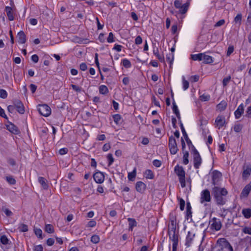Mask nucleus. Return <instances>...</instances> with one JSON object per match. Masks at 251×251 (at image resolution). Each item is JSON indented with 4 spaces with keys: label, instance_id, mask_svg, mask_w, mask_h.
<instances>
[{
    "label": "nucleus",
    "instance_id": "nucleus-53",
    "mask_svg": "<svg viewBox=\"0 0 251 251\" xmlns=\"http://www.w3.org/2000/svg\"><path fill=\"white\" fill-rule=\"evenodd\" d=\"M234 47L233 46H229L227 49V50L226 52V56H229L230 54L233 53L234 51Z\"/></svg>",
    "mask_w": 251,
    "mask_h": 251
},
{
    "label": "nucleus",
    "instance_id": "nucleus-28",
    "mask_svg": "<svg viewBox=\"0 0 251 251\" xmlns=\"http://www.w3.org/2000/svg\"><path fill=\"white\" fill-rule=\"evenodd\" d=\"M99 93L102 95H106L108 93L109 90L107 87L104 85H100L99 88Z\"/></svg>",
    "mask_w": 251,
    "mask_h": 251
},
{
    "label": "nucleus",
    "instance_id": "nucleus-33",
    "mask_svg": "<svg viewBox=\"0 0 251 251\" xmlns=\"http://www.w3.org/2000/svg\"><path fill=\"white\" fill-rule=\"evenodd\" d=\"M183 163L184 165H187L189 163V152L188 151H185L183 152Z\"/></svg>",
    "mask_w": 251,
    "mask_h": 251
},
{
    "label": "nucleus",
    "instance_id": "nucleus-54",
    "mask_svg": "<svg viewBox=\"0 0 251 251\" xmlns=\"http://www.w3.org/2000/svg\"><path fill=\"white\" fill-rule=\"evenodd\" d=\"M153 165L156 167H160L162 164V162L157 159H155L152 161Z\"/></svg>",
    "mask_w": 251,
    "mask_h": 251
},
{
    "label": "nucleus",
    "instance_id": "nucleus-40",
    "mask_svg": "<svg viewBox=\"0 0 251 251\" xmlns=\"http://www.w3.org/2000/svg\"><path fill=\"white\" fill-rule=\"evenodd\" d=\"M242 15L241 13H238L234 19V22L236 24H238L240 25L241 24Z\"/></svg>",
    "mask_w": 251,
    "mask_h": 251
},
{
    "label": "nucleus",
    "instance_id": "nucleus-13",
    "mask_svg": "<svg viewBox=\"0 0 251 251\" xmlns=\"http://www.w3.org/2000/svg\"><path fill=\"white\" fill-rule=\"evenodd\" d=\"M170 224L168 229H176V219L174 213L171 212L169 215Z\"/></svg>",
    "mask_w": 251,
    "mask_h": 251
},
{
    "label": "nucleus",
    "instance_id": "nucleus-57",
    "mask_svg": "<svg viewBox=\"0 0 251 251\" xmlns=\"http://www.w3.org/2000/svg\"><path fill=\"white\" fill-rule=\"evenodd\" d=\"M243 232L245 234H251V227H245L243 229Z\"/></svg>",
    "mask_w": 251,
    "mask_h": 251
},
{
    "label": "nucleus",
    "instance_id": "nucleus-27",
    "mask_svg": "<svg viewBox=\"0 0 251 251\" xmlns=\"http://www.w3.org/2000/svg\"><path fill=\"white\" fill-rule=\"evenodd\" d=\"M226 102L225 100H222L217 105V108L220 111H223L226 108Z\"/></svg>",
    "mask_w": 251,
    "mask_h": 251
},
{
    "label": "nucleus",
    "instance_id": "nucleus-37",
    "mask_svg": "<svg viewBox=\"0 0 251 251\" xmlns=\"http://www.w3.org/2000/svg\"><path fill=\"white\" fill-rule=\"evenodd\" d=\"M113 118L114 122L116 125L119 124L122 119L121 116L118 114L113 115Z\"/></svg>",
    "mask_w": 251,
    "mask_h": 251
},
{
    "label": "nucleus",
    "instance_id": "nucleus-12",
    "mask_svg": "<svg viewBox=\"0 0 251 251\" xmlns=\"http://www.w3.org/2000/svg\"><path fill=\"white\" fill-rule=\"evenodd\" d=\"M211 228L216 231L219 230L222 227V224L220 219L214 217L210 221Z\"/></svg>",
    "mask_w": 251,
    "mask_h": 251
},
{
    "label": "nucleus",
    "instance_id": "nucleus-14",
    "mask_svg": "<svg viewBox=\"0 0 251 251\" xmlns=\"http://www.w3.org/2000/svg\"><path fill=\"white\" fill-rule=\"evenodd\" d=\"M13 104L15 105V109H16L20 114H23L25 113V107L21 101L18 100H14Z\"/></svg>",
    "mask_w": 251,
    "mask_h": 251
},
{
    "label": "nucleus",
    "instance_id": "nucleus-24",
    "mask_svg": "<svg viewBox=\"0 0 251 251\" xmlns=\"http://www.w3.org/2000/svg\"><path fill=\"white\" fill-rule=\"evenodd\" d=\"M127 221L129 222L128 223V229L130 231H132L133 228L137 226V223L134 219L128 218L127 219Z\"/></svg>",
    "mask_w": 251,
    "mask_h": 251
},
{
    "label": "nucleus",
    "instance_id": "nucleus-11",
    "mask_svg": "<svg viewBox=\"0 0 251 251\" xmlns=\"http://www.w3.org/2000/svg\"><path fill=\"white\" fill-rule=\"evenodd\" d=\"M226 124L225 117L223 115H218L215 119L214 126L216 128L220 129Z\"/></svg>",
    "mask_w": 251,
    "mask_h": 251
},
{
    "label": "nucleus",
    "instance_id": "nucleus-19",
    "mask_svg": "<svg viewBox=\"0 0 251 251\" xmlns=\"http://www.w3.org/2000/svg\"><path fill=\"white\" fill-rule=\"evenodd\" d=\"M244 104L243 103H241L239 105L237 109L234 112V115L236 119H238L241 117V115L244 113Z\"/></svg>",
    "mask_w": 251,
    "mask_h": 251
},
{
    "label": "nucleus",
    "instance_id": "nucleus-32",
    "mask_svg": "<svg viewBox=\"0 0 251 251\" xmlns=\"http://www.w3.org/2000/svg\"><path fill=\"white\" fill-rule=\"evenodd\" d=\"M242 214L246 218H249L251 217V209L246 208L242 210Z\"/></svg>",
    "mask_w": 251,
    "mask_h": 251
},
{
    "label": "nucleus",
    "instance_id": "nucleus-35",
    "mask_svg": "<svg viewBox=\"0 0 251 251\" xmlns=\"http://www.w3.org/2000/svg\"><path fill=\"white\" fill-rule=\"evenodd\" d=\"M145 175L148 179H153L154 177V174L151 170H147L145 172Z\"/></svg>",
    "mask_w": 251,
    "mask_h": 251
},
{
    "label": "nucleus",
    "instance_id": "nucleus-46",
    "mask_svg": "<svg viewBox=\"0 0 251 251\" xmlns=\"http://www.w3.org/2000/svg\"><path fill=\"white\" fill-rule=\"evenodd\" d=\"M210 95L205 94L201 95L200 97L201 100L202 101H208L210 100Z\"/></svg>",
    "mask_w": 251,
    "mask_h": 251
},
{
    "label": "nucleus",
    "instance_id": "nucleus-62",
    "mask_svg": "<svg viewBox=\"0 0 251 251\" xmlns=\"http://www.w3.org/2000/svg\"><path fill=\"white\" fill-rule=\"evenodd\" d=\"M98 39L101 43H104L105 41L104 34L102 33H100Z\"/></svg>",
    "mask_w": 251,
    "mask_h": 251
},
{
    "label": "nucleus",
    "instance_id": "nucleus-20",
    "mask_svg": "<svg viewBox=\"0 0 251 251\" xmlns=\"http://www.w3.org/2000/svg\"><path fill=\"white\" fill-rule=\"evenodd\" d=\"M135 188L137 192L143 193L146 188V185L142 181H138L135 185Z\"/></svg>",
    "mask_w": 251,
    "mask_h": 251
},
{
    "label": "nucleus",
    "instance_id": "nucleus-30",
    "mask_svg": "<svg viewBox=\"0 0 251 251\" xmlns=\"http://www.w3.org/2000/svg\"><path fill=\"white\" fill-rule=\"evenodd\" d=\"M38 181L45 189H48V185L46 183V179L44 177L42 176L39 177Z\"/></svg>",
    "mask_w": 251,
    "mask_h": 251
},
{
    "label": "nucleus",
    "instance_id": "nucleus-59",
    "mask_svg": "<svg viewBox=\"0 0 251 251\" xmlns=\"http://www.w3.org/2000/svg\"><path fill=\"white\" fill-rule=\"evenodd\" d=\"M122 46L118 44H115L113 50H116L118 52H120L122 50Z\"/></svg>",
    "mask_w": 251,
    "mask_h": 251
},
{
    "label": "nucleus",
    "instance_id": "nucleus-22",
    "mask_svg": "<svg viewBox=\"0 0 251 251\" xmlns=\"http://www.w3.org/2000/svg\"><path fill=\"white\" fill-rule=\"evenodd\" d=\"M18 42L19 44H24L26 42V36L24 32L21 30L17 34Z\"/></svg>",
    "mask_w": 251,
    "mask_h": 251
},
{
    "label": "nucleus",
    "instance_id": "nucleus-36",
    "mask_svg": "<svg viewBox=\"0 0 251 251\" xmlns=\"http://www.w3.org/2000/svg\"><path fill=\"white\" fill-rule=\"evenodd\" d=\"M174 59V53H169L166 55V60L170 64L172 65Z\"/></svg>",
    "mask_w": 251,
    "mask_h": 251
},
{
    "label": "nucleus",
    "instance_id": "nucleus-21",
    "mask_svg": "<svg viewBox=\"0 0 251 251\" xmlns=\"http://www.w3.org/2000/svg\"><path fill=\"white\" fill-rule=\"evenodd\" d=\"M6 128L8 131L13 134H17L19 132L18 127L12 123H9L6 125Z\"/></svg>",
    "mask_w": 251,
    "mask_h": 251
},
{
    "label": "nucleus",
    "instance_id": "nucleus-29",
    "mask_svg": "<svg viewBox=\"0 0 251 251\" xmlns=\"http://www.w3.org/2000/svg\"><path fill=\"white\" fill-rule=\"evenodd\" d=\"M173 112L176 114V116L177 117L178 119H180V115L179 112V110L178 109L177 106L176 104V103L175 100H174L173 102Z\"/></svg>",
    "mask_w": 251,
    "mask_h": 251
},
{
    "label": "nucleus",
    "instance_id": "nucleus-1",
    "mask_svg": "<svg viewBox=\"0 0 251 251\" xmlns=\"http://www.w3.org/2000/svg\"><path fill=\"white\" fill-rule=\"evenodd\" d=\"M228 192L226 189L214 187L213 189V195L216 204L218 205H224L226 201V196Z\"/></svg>",
    "mask_w": 251,
    "mask_h": 251
},
{
    "label": "nucleus",
    "instance_id": "nucleus-61",
    "mask_svg": "<svg viewBox=\"0 0 251 251\" xmlns=\"http://www.w3.org/2000/svg\"><path fill=\"white\" fill-rule=\"evenodd\" d=\"M33 251H43V248L41 245L35 246Z\"/></svg>",
    "mask_w": 251,
    "mask_h": 251
},
{
    "label": "nucleus",
    "instance_id": "nucleus-18",
    "mask_svg": "<svg viewBox=\"0 0 251 251\" xmlns=\"http://www.w3.org/2000/svg\"><path fill=\"white\" fill-rule=\"evenodd\" d=\"M251 191V182L245 186L241 192L240 197L241 198H246L248 196L250 191Z\"/></svg>",
    "mask_w": 251,
    "mask_h": 251
},
{
    "label": "nucleus",
    "instance_id": "nucleus-48",
    "mask_svg": "<svg viewBox=\"0 0 251 251\" xmlns=\"http://www.w3.org/2000/svg\"><path fill=\"white\" fill-rule=\"evenodd\" d=\"M231 76L230 75H228L226 77H225L223 80V85L224 87L226 86L228 82L230 81Z\"/></svg>",
    "mask_w": 251,
    "mask_h": 251
},
{
    "label": "nucleus",
    "instance_id": "nucleus-25",
    "mask_svg": "<svg viewBox=\"0 0 251 251\" xmlns=\"http://www.w3.org/2000/svg\"><path fill=\"white\" fill-rule=\"evenodd\" d=\"M202 60L204 64H211L214 62V58L211 56L206 55L205 53H203Z\"/></svg>",
    "mask_w": 251,
    "mask_h": 251
},
{
    "label": "nucleus",
    "instance_id": "nucleus-38",
    "mask_svg": "<svg viewBox=\"0 0 251 251\" xmlns=\"http://www.w3.org/2000/svg\"><path fill=\"white\" fill-rule=\"evenodd\" d=\"M136 169L134 168L132 172L129 173L128 174V178L129 180H133L135 177H136Z\"/></svg>",
    "mask_w": 251,
    "mask_h": 251
},
{
    "label": "nucleus",
    "instance_id": "nucleus-3",
    "mask_svg": "<svg viewBox=\"0 0 251 251\" xmlns=\"http://www.w3.org/2000/svg\"><path fill=\"white\" fill-rule=\"evenodd\" d=\"M174 171L178 177L181 187L184 188L186 186V181L185 172L183 168L177 164L175 167Z\"/></svg>",
    "mask_w": 251,
    "mask_h": 251
},
{
    "label": "nucleus",
    "instance_id": "nucleus-51",
    "mask_svg": "<svg viewBox=\"0 0 251 251\" xmlns=\"http://www.w3.org/2000/svg\"><path fill=\"white\" fill-rule=\"evenodd\" d=\"M185 202L181 198L179 199V208L180 210L183 211L184 209Z\"/></svg>",
    "mask_w": 251,
    "mask_h": 251
},
{
    "label": "nucleus",
    "instance_id": "nucleus-39",
    "mask_svg": "<svg viewBox=\"0 0 251 251\" xmlns=\"http://www.w3.org/2000/svg\"><path fill=\"white\" fill-rule=\"evenodd\" d=\"M0 243L3 245H7L8 244L9 240L6 235H2L0 237Z\"/></svg>",
    "mask_w": 251,
    "mask_h": 251
},
{
    "label": "nucleus",
    "instance_id": "nucleus-5",
    "mask_svg": "<svg viewBox=\"0 0 251 251\" xmlns=\"http://www.w3.org/2000/svg\"><path fill=\"white\" fill-rule=\"evenodd\" d=\"M189 5V2H187L182 4L181 1L179 0H176L174 2L175 7L176 8L178 9L179 13L182 15L187 13L188 10Z\"/></svg>",
    "mask_w": 251,
    "mask_h": 251
},
{
    "label": "nucleus",
    "instance_id": "nucleus-43",
    "mask_svg": "<svg viewBox=\"0 0 251 251\" xmlns=\"http://www.w3.org/2000/svg\"><path fill=\"white\" fill-rule=\"evenodd\" d=\"M100 238L98 235H93L91 238V241L94 244H97L100 242Z\"/></svg>",
    "mask_w": 251,
    "mask_h": 251
},
{
    "label": "nucleus",
    "instance_id": "nucleus-31",
    "mask_svg": "<svg viewBox=\"0 0 251 251\" xmlns=\"http://www.w3.org/2000/svg\"><path fill=\"white\" fill-rule=\"evenodd\" d=\"M122 64L127 69L131 68L132 66L130 61L126 58H124L122 60Z\"/></svg>",
    "mask_w": 251,
    "mask_h": 251
},
{
    "label": "nucleus",
    "instance_id": "nucleus-55",
    "mask_svg": "<svg viewBox=\"0 0 251 251\" xmlns=\"http://www.w3.org/2000/svg\"><path fill=\"white\" fill-rule=\"evenodd\" d=\"M185 139L187 142L188 146L190 148H191L192 152H193V147L194 146H193L191 141L189 139L188 136H186V138H185Z\"/></svg>",
    "mask_w": 251,
    "mask_h": 251
},
{
    "label": "nucleus",
    "instance_id": "nucleus-9",
    "mask_svg": "<svg viewBox=\"0 0 251 251\" xmlns=\"http://www.w3.org/2000/svg\"><path fill=\"white\" fill-rule=\"evenodd\" d=\"M37 109L39 113L45 117H48L51 114V108L46 104H39Z\"/></svg>",
    "mask_w": 251,
    "mask_h": 251
},
{
    "label": "nucleus",
    "instance_id": "nucleus-64",
    "mask_svg": "<svg viewBox=\"0 0 251 251\" xmlns=\"http://www.w3.org/2000/svg\"><path fill=\"white\" fill-rule=\"evenodd\" d=\"M246 116L248 118H251V106H249L246 111Z\"/></svg>",
    "mask_w": 251,
    "mask_h": 251
},
{
    "label": "nucleus",
    "instance_id": "nucleus-2",
    "mask_svg": "<svg viewBox=\"0 0 251 251\" xmlns=\"http://www.w3.org/2000/svg\"><path fill=\"white\" fill-rule=\"evenodd\" d=\"M213 251H233L232 246L225 239H220L217 241V245Z\"/></svg>",
    "mask_w": 251,
    "mask_h": 251
},
{
    "label": "nucleus",
    "instance_id": "nucleus-60",
    "mask_svg": "<svg viewBox=\"0 0 251 251\" xmlns=\"http://www.w3.org/2000/svg\"><path fill=\"white\" fill-rule=\"evenodd\" d=\"M142 43V39L140 36H138L135 39V43L136 45H140Z\"/></svg>",
    "mask_w": 251,
    "mask_h": 251
},
{
    "label": "nucleus",
    "instance_id": "nucleus-10",
    "mask_svg": "<svg viewBox=\"0 0 251 251\" xmlns=\"http://www.w3.org/2000/svg\"><path fill=\"white\" fill-rule=\"evenodd\" d=\"M169 148L171 154H176L178 151L176 142L173 136H171L169 139Z\"/></svg>",
    "mask_w": 251,
    "mask_h": 251
},
{
    "label": "nucleus",
    "instance_id": "nucleus-7",
    "mask_svg": "<svg viewBox=\"0 0 251 251\" xmlns=\"http://www.w3.org/2000/svg\"><path fill=\"white\" fill-rule=\"evenodd\" d=\"M211 201V197L210 191L208 189L202 190L200 195V202L204 206L207 205V202H209Z\"/></svg>",
    "mask_w": 251,
    "mask_h": 251
},
{
    "label": "nucleus",
    "instance_id": "nucleus-44",
    "mask_svg": "<svg viewBox=\"0 0 251 251\" xmlns=\"http://www.w3.org/2000/svg\"><path fill=\"white\" fill-rule=\"evenodd\" d=\"M182 85H183V89L184 91L186 90L189 86V82L185 79L184 76L182 77Z\"/></svg>",
    "mask_w": 251,
    "mask_h": 251
},
{
    "label": "nucleus",
    "instance_id": "nucleus-47",
    "mask_svg": "<svg viewBox=\"0 0 251 251\" xmlns=\"http://www.w3.org/2000/svg\"><path fill=\"white\" fill-rule=\"evenodd\" d=\"M107 41L109 43H111L115 42L114 35L112 32H110L108 37L107 38Z\"/></svg>",
    "mask_w": 251,
    "mask_h": 251
},
{
    "label": "nucleus",
    "instance_id": "nucleus-23",
    "mask_svg": "<svg viewBox=\"0 0 251 251\" xmlns=\"http://www.w3.org/2000/svg\"><path fill=\"white\" fill-rule=\"evenodd\" d=\"M153 53L154 55L156 56V57L158 59V60L162 62L164 61V57L163 54H160L159 53V50L158 48L156 47H153Z\"/></svg>",
    "mask_w": 251,
    "mask_h": 251
},
{
    "label": "nucleus",
    "instance_id": "nucleus-15",
    "mask_svg": "<svg viewBox=\"0 0 251 251\" xmlns=\"http://www.w3.org/2000/svg\"><path fill=\"white\" fill-rule=\"evenodd\" d=\"M93 178L95 182L97 183L101 184L104 180V176L103 173L101 172H97L93 175Z\"/></svg>",
    "mask_w": 251,
    "mask_h": 251
},
{
    "label": "nucleus",
    "instance_id": "nucleus-8",
    "mask_svg": "<svg viewBox=\"0 0 251 251\" xmlns=\"http://www.w3.org/2000/svg\"><path fill=\"white\" fill-rule=\"evenodd\" d=\"M169 240L173 242V245H178L179 231L178 229H168Z\"/></svg>",
    "mask_w": 251,
    "mask_h": 251
},
{
    "label": "nucleus",
    "instance_id": "nucleus-34",
    "mask_svg": "<svg viewBox=\"0 0 251 251\" xmlns=\"http://www.w3.org/2000/svg\"><path fill=\"white\" fill-rule=\"evenodd\" d=\"M45 230L46 232L49 233H52L54 232V228L52 225L50 224L46 225L45 227Z\"/></svg>",
    "mask_w": 251,
    "mask_h": 251
},
{
    "label": "nucleus",
    "instance_id": "nucleus-4",
    "mask_svg": "<svg viewBox=\"0 0 251 251\" xmlns=\"http://www.w3.org/2000/svg\"><path fill=\"white\" fill-rule=\"evenodd\" d=\"M10 6H6L5 8V11L9 21H12L15 19V15L16 14V6L13 0L10 1Z\"/></svg>",
    "mask_w": 251,
    "mask_h": 251
},
{
    "label": "nucleus",
    "instance_id": "nucleus-52",
    "mask_svg": "<svg viewBox=\"0 0 251 251\" xmlns=\"http://www.w3.org/2000/svg\"><path fill=\"white\" fill-rule=\"evenodd\" d=\"M108 160V166H111L114 162V158L112 154H108L107 156Z\"/></svg>",
    "mask_w": 251,
    "mask_h": 251
},
{
    "label": "nucleus",
    "instance_id": "nucleus-16",
    "mask_svg": "<svg viewBox=\"0 0 251 251\" xmlns=\"http://www.w3.org/2000/svg\"><path fill=\"white\" fill-rule=\"evenodd\" d=\"M243 171L242 173L243 178L247 179L251 174V165L250 164H245L243 167Z\"/></svg>",
    "mask_w": 251,
    "mask_h": 251
},
{
    "label": "nucleus",
    "instance_id": "nucleus-26",
    "mask_svg": "<svg viewBox=\"0 0 251 251\" xmlns=\"http://www.w3.org/2000/svg\"><path fill=\"white\" fill-rule=\"evenodd\" d=\"M203 53H200L198 54H194L191 55V58L194 61H201L202 60V57Z\"/></svg>",
    "mask_w": 251,
    "mask_h": 251
},
{
    "label": "nucleus",
    "instance_id": "nucleus-58",
    "mask_svg": "<svg viewBox=\"0 0 251 251\" xmlns=\"http://www.w3.org/2000/svg\"><path fill=\"white\" fill-rule=\"evenodd\" d=\"M96 222L94 220H91L87 224V226L93 227L96 226Z\"/></svg>",
    "mask_w": 251,
    "mask_h": 251
},
{
    "label": "nucleus",
    "instance_id": "nucleus-45",
    "mask_svg": "<svg viewBox=\"0 0 251 251\" xmlns=\"http://www.w3.org/2000/svg\"><path fill=\"white\" fill-rule=\"evenodd\" d=\"M243 128V125L240 124H235L233 127L234 131L236 132H240Z\"/></svg>",
    "mask_w": 251,
    "mask_h": 251
},
{
    "label": "nucleus",
    "instance_id": "nucleus-41",
    "mask_svg": "<svg viewBox=\"0 0 251 251\" xmlns=\"http://www.w3.org/2000/svg\"><path fill=\"white\" fill-rule=\"evenodd\" d=\"M5 179L8 183L11 185H14L16 183L15 179L12 176H6Z\"/></svg>",
    "mask_w": 251,
    "mask_h": 251
},
{
    "label": "nucleus",
    "instance_id": "nucleus-42",
    "mask_svg": "<svg viewBox=\"0 0 251 251\" xmlns=\"http://www.w3.org/2000/svg\"><path fill=\"white\" fill-rule=\"evenodd\" d=\"M34 231L38 238L42 239V231L40 228H34Z\"/></svg>",
    "mask_w": 251,
    "mask_h": 251
},
{
    "label": "nucleus",
    "instance_id": "nucleus-6",
    "mask_svg": "<svg viewBox=\"0 0 251 251\" xmlns=\"http://www.w3.org/2000/svg\"><path fill=\"white\" fill-rule=\"evenodd\" d=\"M192 153L193 156L194 167L196 169H198L202 163V159L199 152L195 147H193V152Z\"/></svg>",
    "mask_w": 251,
    "mask_h": 251
},
{
    "label": "nucleus",
    "instance_id": "nucleus-63",
    "mask_svg": "<svg viewBox=\"0 0 251 251\" xmlns=\"http://www.w3.org/2000/svg\"><path fill=\"white\" fill-rule=\"evenodd\" d=\"M68 149L66 148H63L59 150V153L61 155H64L68 152Z\"/></svg>",
    "mask_w": 251,
    "mask_h": 251
},
{
    "label": "nucleus",
    "instance_id": "nucleus-50",
    "mask_svg": "<svg viewBox=\"0 0 251 251\" xmlns=\"http://www.w3.org/2000/svg\"><path fill=\"white\" fill-rule=\"evenodd\" d=\"M19 230L21 232H26L28 231V226L25 224H21L19 227Z\"/></svg>",
    "mask_w": 251,
    "mask_h": 251
},
{
    "label": "nucleus",
    "instance_id": "nucleus-56",
    "mask_svg": "<svg viewBox=\"0 0 251 251\" xmlns=\"http://www.w3.org/2000/svg\"><path fill=\"white\" fill-rule=\"evenodd\" d=\"M3 211L7 216L10 217L13 215L12 212L8 208H4Z\"/></svg>",
    "mask_w": 251,
    "mask_h": 251
},
{
    "label": "nucleus",
    "instance_id": "nucleus-49",
    "mask_svg": "<svg viewBox=\"0 0 251 251\" xmlns=\"http://www.w3.org/2000/svg\"><path fill=\"white\" fill-rule=\"evenodd\" d=\"M7 97V93L4 89H0V98L2 99H6Z\"/></svg>",
    "mask_w": 251,
    "mask_h": 251
},
{
    "label": "nucleus",
    "instance_id": "nucleus-17",
    "mask_svg": "<svg viewBox=\"0 0 251 251\" xmlns=\"http://www.w3.org/2000/svg\"><path fill=\"white\" fill-rule=\"evenodd\" d=\"M195 234L191 231H188L186 238L185 246L189 247L192 245Z\"/></svg>",
    "mask_w": 251,
    "mask_h": 251
}]
</instances>
